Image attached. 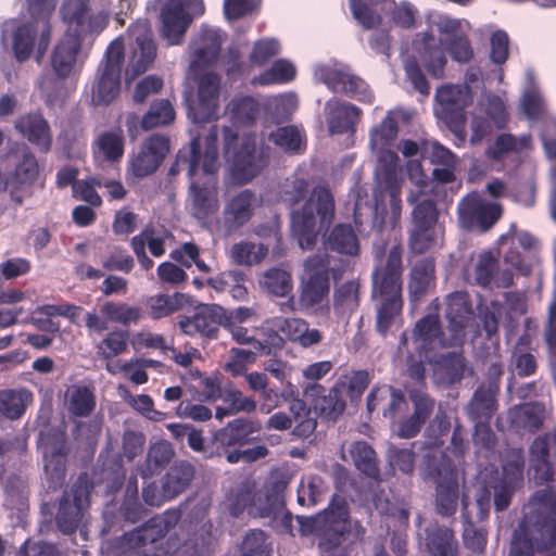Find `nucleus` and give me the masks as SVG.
<instances>
[{"label":"nucleus","mask_w":556,"mask_h":556,"mask_svg":"<svg viewBox=\"0 0 556 556\" xmlns=\"http://www.w3.org/2000/svg\"><path fill=\"white\" fill-rule=\"evenodd\" d=\"M315 78L330 90L344 92L357 101L371 103L374 94L368 85L341 63L318 64L314 67Z\"/></svg>","instance_id":"obj_16"},{"label":"nucleus","mask_w":556,"mask_h":556,"mask_svg":"<svg viewBox=\"0 0 556 556\" xmlns=\"http://www.w3.org/2000/svg\"><path fill=\"white\" fill-rule=\"evenodd\" d=\"M125 140L121 129L101 132L93 141L92 152L97 162L114 163L124 155Z\"/></svg>","instance_id":"obj_37"},{"label":"nucleus","mask_w":556,"mask_h":556,"mask_svg":"<svg viewBox=\"0 0 556 556\" xmlns=\"http://www.w3.org/2000/svg\"><path fill=\"white\" fill-rule=\"evenodd\" d=\"M471 90L459 85H443L435 91V101L444 117L460 114L472 101Z\"/></svg>","instance_id":"obj_36"},{"label":"nucleus","mask_w":556,"mask_h":556,"mask_svg":"<svg viewBox=\"0 0 556 556\" xmlns=\"http://www.w3.org/2000/svg\"><path fill=\"white\" fill-rule=\"evenodd\" d=\"M188 483V478L181 479L176 471H172L167 475L166 480L163 484V494H155V486L149 485L143 489V498L146 503L152 506H159L164 500L173 498L181 491L185 490Z\"/></svg>","instance_id":"obj_47"},{"label":"nucleus","mask_w":556,"mask_h":556,"mask_svg":"<svg viewBox=\"0 0 556 556\" xmlns=\"http://www.w3.org/2000/svg\"><path fill=\"white\" fill-rule=\"evenodd\" d=\"M434 267L430 261H422L416 264L412 270L409 281V295L416 301L430 286L433 278Z\"/></svg>","instance_id":"obj_56"},{"label":"nucleus","mask_w":556,"mask_h":556,"mask_svg":"<svg viewBox=\"0 0 556 556\" xmlns=\"http://www.w3.org/2000/svg\"><path fill=\"white\" fill-rule=\"evenodd\" d=\"M311 184L303 177L287 181L283 186V200L292 204L291 229L301 249H312L319 232L333 218V200L324 187H315L309 197Z\"/></svg>","instance_id":"obj_1"},{"label":"nucleus","mask_w":556,"mask_h":556,"mask_svg":"<svg viewBox=\"0 0 556 556\" xmlns=\"http://www.w3.org/2000/svg\"><path fill=\"white\" fill-rule=\"evenodd\" d=\"M401 253L392 249L384 266L372 276V296L377 301V329L386 333L402 311Z\"/></svg>","instance_id":"obj_7"},{"label":"nucleus","mask_w":556,"mask_h":556,"mask_svg":"<svg viewBox=\"0 0 556 556\" xmlns=\"http://www.w3.org/2000/svg\"><path fill=\"white\" fill-rule=\"evenodd\" d=\"M269 325L270 329L281 333V336L273 338L270 344L274 346H281L283 337L298 342L304 348L317 344L321 340L320 331L315 328H309L307 323L301 318L276 317Z\"/></svg>","instance_id":"obj_28"},{"label":"nucleus","mask_w":556,"mask_h":556,"mask_svg":"<svg viewBox=\"0 0 556 556\" xmlns=\"http://www.w3.org/2000/svg\"><path fill=\"white\" fill-rule=\"evenodd\" d=\"M186 304V295L179 292L174 294H155L147 301L149 315L153 319L166 317L179 311Z\"/></svg>","instance_id":"obj_43"},{"label":"nucleus","mask_w":556,"mask_h":556,"mask_svg":"<svg viewBox=\"0 0 556 556\" xmlns=\"http://www.w3.org/2000/svg\"><path fill=\"white\" fill-rule=\"evenodd\" d=\"M169 152L168 138L153 135L147 138L139 151L128 161V177L143 178L153 174Z\"/></svg>","instance_id":"obj_23"},{"label":"nucleus","mask_w":556,"mask_h":556,"mask_svg":"<svg viewBox=\"0 0 556 556\" xmlns=\"http://www.w3.org/2000/svg\"><path fill=\"white\" fill-rule=\"evenodd\" d=\"M532 148L531 138L523 135L516 138L508 134L500 135L493 143L488 147L486 156L490 160L501 161L511 153H520Z\"/></svg>","instance_id":"obj_42"},{"label":"nucleus","mask_w":556,"mask_h":556,"mask_svg":"<svg viewBox=\"0 0 556 556\" xmlns=\"http://www.w3.org/2000/svg\"><path fill=\"white\" fill-rule=\"evenodd\" d=\"M257 111L256 102L251 97L233 98L226 108L233 124H245L253 119Z\"/></svg>","instance_id":"obj_59"},{"label":"nucleus","mask_w":556,"mask_h":556,"mask_svg":"<svg viewBox=\"0 0 556 556\" xmlns=\"http://www.w3.org/2000/svg\"><path fill=\"white\" fill-rule=\"evenodd\" d=\"M432 25L442 36L441 45H445L456 62L467 63L472 59L473 50L467 38L470 24L467 21L438 15L432 20Z\"/></svg>","instance_id":"obj_21"},{"label":"nucleus","mask_w":556,"mask_h":556,"mask_svg":"<svg viewBox=\"0 0 556 556\" xmlns=\"http://www.w3.org/2000/svg\"><path fill=\"white\" fill-rule=\"evenodd\" d=\"M217 134L211 131L204 144L193 139L190 146V156L179 154L177 166L186 165L190 177L188 206L191 214L203 219L218 208L217 188L214 174L219 168L216 147Z\"/></svg>","instance_id":"obj_3"},{"label":"nucleus","mask_w":556,"mask_h":556,"mask_svg":"<svg viewBox=\"0 0 556 556\" xmlns=\"http://www.w3.org/2000/svg\"><path fill=\"white\" fill-rule=\"evenodd\" d=\"M258 287L268 295L289 298L282 307L292 309L293 278L290 270L281 266L268 268L260 275Z\"/></svg>","instance_id":"obj_33"},{"label":"nucleus","mask_w":556,"mask_h":556,"mask_svg":"<svg viewBox=\"0 0 556 556\" xmlns=\"http://www.w3.org/2000/svg\"><path fill=\"white\" fill-rule=\"evenodd\" d=\"M256 359L255 352L247 349H231L224 364V369L233 377L245 372L249 365Z\"/></svg>","instance_id":"obj_63"},{"label":"nucleus","mask_w":556,"mask_h":556,"mask_svg":"<svg viewBox=\"0 0 556 556\" xmlns=\"http://www.w3.org/2000/svg\"><path fill=\"white\" fill-rule=\"evenodd\" d=\"M268 249L264 244L252 242H238L230 250L231 260L238 265L260 264L267 255Z\"/></svg>","instance_id":"obj_54"},{"label":"nucleus","mask_w":556,"mask_h":556,"mask_svg":"<svg viewBox=\"0 0 556 556\" xmlns=\"http://www.w3.org/2000/svg\"><path fill=\"white\" fill-rule=\"evenodd\" d=\"M407 172L414 186L409 190L407 201L410 204L417 203L412 213L413 228L409 244L415 252L422 253L437 244L441 229L437 225V211L433 202L425 198L430 182L424 174L420 163L409 162Z\"/></svg>","instance_id":"obj_6"},{"label":"nucleus","mask_w":556,"mask_h":556,"mask_svg":"<svg viewBox=\"0 0 556 556\" xmlns=\"http://www.w3.org/2000/svg\"><path fill=\"white\" fill-rule=\"evenodd\" d=\"M207 282L218 292L228 291L236 300H242L247 295L244 276L239 270L224 271L217 277L210 278Z\"/></svg>","instance_id":"obj_50"},{"label":"nucleus","mask_w":556,"mask_h":556,"mask_svg":"<svg viewBox=\"0 0 556 556\" xmlns=\"http://www.w3.org/2000/svg\"><path fill=\"white\" fill-rule=\"evenodd\" d=\"M326 491L324 480L317 476H305L298 488V502L302 506H314Z\"/></svg>","instance_id":"obj_57"},{"label":"nucleus","mask_w":556,"mask_h":556,"mask_svg":"<svg viewBox=\"0 0 556 556\" xmlns=\"http://www.w3.org/2000/svg\"><path fill=\"white\" fill-rule=\"evenodd\" d=\"M16 129L30 142L42 150H48L51 143V135L47 122L38 114L22 116L16 121Z\"/></svg>","instance_id":"obj_40"},{"label":"nucleus","mask_w":556,"mask_h":556,"mask_svg":"<svg viewBox=\"0 0 556 556\" xmlns=\"http://www.w3.org/2000/svg\"><path fill=\"white\" fill-rule=\"evenodd\" d=\"M250 429L247 421L236 419L229 422L225 428L218 430L214 434L217 443L224 446H230L242 442L248 435Z\"/></svg>","instance_id":"obj_62"},{"label":"nucleus","mask_w":556,"mask_h":556,"mask_svg":"<svg viewBox=\"0 0 556 556\" xmlns=\"http://www.w3.org/2000/svg\"><path fill=\"white\" fill-rule=\"evenodd\" d=\"M409 344L417 351L418 359H415L413 355L408 357L407 371L413 379L419 381L424 377V359L430 363L433 361L429 352L443 348L446 344L440 336L438 316L429 315L419 320L413 331L410 342L403 334L400 349L402 350L405 346L409 350Z\"/></svg>","instance_id":"obj_14"},{"label":"nucleus","mask_w":556,"mask_h":556,"mask_svg":"<svg viewBox=\"0 0 556 556\" xmlns=\"http://www.w3.org/2000/svg\"><path fill=\"white\" fill-rule=\"evenodd\" d=\"M358 289L356 281L345 282L337 289L334 308L339 314L352 313L358 306Z\"/></svg>","instance_id":"obj_60"},{"label":"nucleus","mask_w":556,"mask_h":556,"mask_svg":"<svg viewBox=\"0 0 556 556\" xmlns=\"http://www.w3.org/2000/svg\"><path fill=\"white\" fill-rule=\"evenodd\" d=\"M501 215L500 204L488 202L477 193L468 194L458 204L459 224L467 229L478 227L486 230L498 220Z\"/></svg>","instance_id":"obj_25"},{"label":"nucleus","mask_w":556,"mask_h":556,"mask_svg":"<svg viewBox=\"0 0 556 556\" xmlns=\"http://www.w3.org/2000/svg\"><path fill=\"white\" fill-rule=\"evenodd\" d=\"M414 403V414L401 424L397 434L402 438H412L417 434L421 426L432 413L434 403L425 393L415 391L410 393Z\"/></svg>","instance_id":"obj_38"},{"label":"nucleus","mask_w":556,"mask_h":556,"mask_svg":"<svg viewBox=\"0 0 556 556\" xmlns=\"http://www.w3.org/2000/svg\"><path fill=\"white\" fill-rule=\"evenodd\" d=\"M253 319L254 312L251 308L239 307L226 313V320H224L223 327L229 330L237 342L249 343L253 339V334L242 325Z\"/></svg>","instance_id":"obj_44"},{"label":"nucleus","mask_w":556,"mask_h":556,"mask_svg":"<svg viewBox=\"0 0 556 556\" xmlns=\"http://www.w3.org/2000/svg\"><path fill=\"white\" fill-rule=\"evenodd\" d=\"M220 108V77L205 73L198 78L197 91L189 101L188 116L193 123L216 118Z\"/></svg>","instance_id":"obj_19"},{"label":"nucleus","mask_w":556,"mask_h":556,"mask_svg":"<svg viewBox=\"0 0 556 556\" xmlns=\"http://www.w3.org/2000/svg\"><path fill=\"white\" fill-rule=\"evenodd\" d=\"M296 75L295 66L292 62L280 59L277 60L270 68L253 78V84L268 86L275 84H286L294 79Z\"/></svg>","instance_id":"obj_49"},{"label":"nucleus","mask_w":556,"mask_h":556,"mask_svg":"<svg viewBox=\"0 0 556 556\" xmlns=\"http://www.w3.org/2000/svg\"><path fill=\"white\" fill-rule=\"evenodd\" d=\"M327 245L340 253L356 254L358 241L351 226L338 225L327 237Z\"/></svg>","instance_id":"obj_53"},{"label":"nucleus","mask_w":556,"mask_h":556,"mask_svg":"<svg viewBox=\"0 0 556 556\" xmlns=\"http://www.w3.org/2000/svg\"><path fill=\"white\" fill-rule=\"evenodd\" d=\"M300 301L305 307L321 304L329 293V261L327 257H311L304 263Z\"/></svg>","instance_id":"obj_20"},{"label":"nucleus","mask_w":556,"mask_h":556,"mask_svg":"<svg viewBox=\"0 0 556 556\" xmlns=\"http://www.w3.org/2000/svg\"><path fill=\"white\" fill-rule=\"evenodd\" d=\"M101 313L108 321L122 325L137 324L142 317L139 306L124 302H106L101 306Z\"/></svg>","instance_id":"obj_48"},{"label":"nucleus","mask_w":556,"mask_h":556,"mask_svg":"<svg viewBox=\"0 0 556 556\" xmlns=\"http://www.w3.org/2000/svg\"><path fill=\"white\" fill-rule=\"evenodd\" d=\"M227 311L219 305H205L201 307L192 317H182L179 319V328L188 336L201 334L208 338H215L218 327L226 320Z\"/></svg>","instance_id":"obj_29"},{"label":"nucleus","mask_w":556,"mask_h":556,"mask_svg":"<svg viewBox=\"0 0 556 556\" xmlns=\"http://www.w3.org/2000/svg\"><path fill=\"white\" fill-rule=\"evenodd\" d=\"M260 204L258 198L249 190L232 197L224 208L225 224L229 229L241 227L250 220L253 211Z\"/></svg>","instance_id":"obj_34"},{"label":"nucleus","mask_w":556,"mask_h":556,"mask_svg":"<svg viewBox=\"0 0 556 556\" xmlns=\"http://www.w3.org/2000/svg\"><path fill=\"white\" fill-rule=\"evenodd\" d=\"M401 111H389L382 122L370 129V149L377 160L376 178L378 187L375 190V215L387 214L390 208L391 217L396 220L401 215V184L396 177L399 157L390 150L397 136L396 119Z\"/></svg>","instance_id":"obj_2"},{"label":"nucleus","mask_w":556,"mask_h":556,"mask_svg":"<svg viewBox=\"0 0 556 556\" xmlns=\"http://www.w3.org/2000/svg\"><path fill=\"white\" fill-rule=\"evenodd\" d=\"M157 15V30L169 46H179L193 20L204 12L203 0H151Z\"/></svg>","instance_id":"obj_10"},{"label":"nucleus","mask_w":556,"mask_h":556,"mask_svg":"<svg viewBox=\"0 0 556 556\" xmlns=\"http://www.w3.org/2000/svg\"><path fill=\"white\" fill-rule=\"evenodd\" d=\"M435 374L444 376L447 382L459 380L465 370L463 358L457 354L440 355V359H435Z\"/></svg>","instance_id":"obj_64"},{"label":"nucleus","mask_w":556,"mask_h":556,"mask_svg":"<svg viewBox=\"0 0 556 556\" xmlns=\"http://www.w3.org/2000/svg\"><path fill=\"white\" fill-rule=\"evenodd\" d=\"M124 53L125 47L122 37L114 39L109 45L90 88L91 102L94 105H108L117 98Z\"/></svg>","instance_id":"obj_13"},{"label":"nucleus","mask_w":556,"mask_h":556,"mask_svg":"<svg viewBox=\"0 0 556 556\" xmlns=\"http://www.w3.org/2000/svg\"><path fill=\"white\" fill-rule=\"evenodd\" d=\"M328 126L331 134H342L350 130L359 116V110L350 103L329 101Z\"/></svg>","instance_id":"obj_41"},{"label":"nucleus","mask_w":556,"mask_h":556,"mask_svg":"<svg viewBox=\"0 0 556 556\" xmlns=\"http://www.w3.org/2000/svg\"><path fill=\"white\" fill-rule=\"evenodd\" d=\"M346 517L344 503H332L329 508L312 519L311 527L319 538V547L323 553L339 545L346 530Z\"/></svg>","instance_id":"obj_24"},{"label":"nucleus","mask_w":556,"mask_h":556,"mask_svg":"<svg viewBox=\"0 0 556 556\" xmlns=\"http://www.w3.org/2000/svg\"><path fill=\"white\" fill-rule=\"evenodd\" d=\"M121 399L138 412L143 417L153 421H162L165 419V414L154 408V402L148 394L132 395L130 391L123 384L117 388Z\"/></svg>","instance_id":"obj_46"},{"label":"nucleus","mask_w":556,"mask_h":556,"mask_svg":"<svg viewBox=\"0 0 556 556\" xmlns=\"http://www.w3.org/2000/svg\"><path fill=\"white\" fill-rule=\"evenodd\" d=\"M556 541V493L544 489L523 508V518L511 541L509 556H533Z\"/></svg>","instance_id":"obj_4"},{"label":"nucleus","mask_w":556,"mask_h":556,"mask_svg":"<svg viewBox=\"0 0 556 556\" xmlns=\"http://www.w3.org/2000/svg\"><path fill=\"white\" fill-rule=\"evenodd\" d=\"M80 52L81 37L65 31L55 43L50 56L53 74L46 73L37 79V87L48 101L61 96L63 79H74L81 71L84 62Z\"/></svg>","instance_id":"obj_8"},{"label":"nucleus","mask_w":556,"mask_h":556,"mask_svg":"<svg viewBox=\"0 0 556 556\" xmlns=\"http://www.w3.org/2000/svg\"><path fill=\"white\" fill-rule=\"evenodd\" d=\"M446 317L448 319V331L451 339L447 344L456 345L464 338V328L467 326L471 311L468 304V296L464 292H455L447 296Z\"/></svg>","instance_id":"obj_31"},{"label":"nucleus","mask_w":556,"mask_h":556,"mask_svg":"<svg viewBox=\"0 0 556 556\" xmlns=\"http://www.w3.org/2000/svg\"><path fill=\"white\" fill-rule=\"evenodd\" d=\"M414 46L428 72L433 77L441 78L447 60L435 38L431 34L425 33L415 41Z\"/></svg>","instance_id":"obj_35"},{"label":"nucleus","mask_w":556,"mask_h":556,"mask_svg":"<svg viewBox=\"0 0 556 556\" xmlns=\"http://www.w3.org/2000/svg\"><path fill=\"white\" fill-rule=\"evenodd\" d=\"M245 380L252 391L262 393L263 402L260 405V412L266 415L270 414L277 407V402L274 401L270 392L267 391L268 381L266 375L253 371L245 376Z\"/></svg>","instance_id":"obj_61"},{"label":"nucleus","mask_w":556,"mask_h":556,"mask_svg":"<svg viewBox=\"0 0 556 556\" xmlns=\"http://www.w3.org/2000/svg\"><path fill=\"white\" fill-rule=\"evenodd\" d=\"M224 156L230 178L237 184H247L257 176L267 160L255 136H240L227 127L224 129Z\"/></svg>","instance_id":"obj_9"},{"label":"nucleus","mask_w":556,"mask_h":556,"mask_svg":"<svg viewBox=\"0 0 556 556\" xmlns=\"http://www.w3.org/2000/svg\"><path fill=\"white\" fill-rule=\"evenodd\" d=\"M349 453L359 471L368 477L378 475L376 453L366 442L359 441L351 444Z\"/></svg>","instance_id":"obj_55"},{"label":"nucleus","mask_w":556,"mask_h":556,"mask_svg":"<svg viewBox=\"0 0 556 556\" xmlns=\"http://www.w3.org/2000/svg\"><path fill=\"white\" fill-rule=\"evenodd\" d=\"M1 162L5 163V167L12 164L14 165V172L11 178V195L17 202L22 200L17 198L16 191L30 186L38 176V164L34 155L23 152L21 154H7L1 157Z\"/></svg>","instance_id":"obj_30"},{"label":"nucleus","mask_w":556,"mask_h":556,"mask_svg":"<svg viewBox=\"0 0 556 556\" xmlns=\"http://www.w3.org/2000/svg\"><path fill=\"white\" fill-rule=\"evenodd\" d=\"M287 484L281 473L271 475L261 489L253 481H244L231 498V514L238 516L247 510L252 516L269 515L282 506Z\"/></svg>","instance_id":"obj_11"},{"label":"nucleus","mask_w":556,"mask_h":556,"mask_svg":"<svg viewBox=\"0 0 556 556\" xmlns=\"http://www.w3.org/2000/svg\"><path fill=\"white\" fill-rule=\"evenodd\" d=\"M523 460L519 452H514L511 460L504 465L502 481L483 486L477 494V506L480 510V518H484L490 509L491 497L493 496L496 510L507 508L510 502L513 489L522 476Z\"/></svg>","instance_id":"obj_17"},{"label":"nucleus","mask_w":556,"mask_h":556,"mask_svg":"<svg viewBox=\"0 0 556 556\" xmlns=\"http://www.w3.org/2000/svg\"><path fill=\"white\" fill-rule=\"evenodd\" d=\"M427 549L432 556H457V545L447 528H438L427 536Z\"/></svg>","instance_id":"obj_51"},{"label":"nucleus","mask_w":556,"mask_h":556,"mask_svg":"<svg viewBox=\"0 0 556 556\" xmlns=\"http://www.w3.org/2000/svg\"><path fill=\"white\" fill-rule=\"evenodd\" d=\"M508 121L506 105L502 98L488 94L476 105L470 121V143H480L496 129L504 128Z\"/></svg>","instance_id":"obj_18"},{"label":"nucleus","mask_w":556,"mask_h":556,"mask_svg":"<svg viewBox=\"0 0 556 556\" xmlns=\"http://www.w3.org/2000/svg\"><path fill=\"white\" fill-rule=\"evenodd\" d=\"M65 403L72 414L86 416L93 410L96 397L89 388L74 384L66 390Z\"/></svg>","instance_id":"obj_45"},{"label":"nucleus","mask_w":556,"mask_h":556,"mask_svg":"<svg viewBox=\"0 0 556 556\" xmlns=\"http://www.w3.org/2000/svg\"><path fill=\"white\" fill-rule=\"evenodd\" d=\"M289 412L290 415L281 410L271 414L266 420L265 427L285 431L295 424L293 434L298 437H307L315 430L316 420L311 417V410L302 400L294 397L289 404Z\"/></svg>","instance_id":"obj_27"},{"label":"nucleus","mask_w":556,"mask_h":556,"mask_svg":"<svg viewBox=\"0 0 556 556\" xmlns=\"http://www.w3.org/2000/svg\"><path fill=\"white\" fill-rule=\"evenodd\" d=\"M137 0H62L60 17L66 25V31L84 35H99L109 25L114 15L123 25L122 15L128 14Z\"/></svg>","instance_id":"obj_5"},{"label":"nucleus","mask_w":556,"mask_h":556,"mask_svg":"<svg viewBox=\"0 0 556 556\" xmlns=\"http://www.w3.org/2000/svg\"><path fill=\"white\" fill-rule=\"evenodd\" d=\"M131 45L128 66L126 68V77L135 78L138 74L148 70L153 63L156 54L155 43L147 21H137L128 29Z\"/></svg>","instance_id":"obj_22"},{"label":"nucleus","mask_w":556,"mask_h":556,"mask_svg":"<svg viewBox=\"0 0 556 556\" xmlns=\"http://www.w3.org/2000/svg\"><path fill=\"white\" fill-rule=\"evenodd\" d=\"M554 447L555 440L552 435L539 437L531 445V466L541 481L556 480Z\"/></svg>","instance_id":"obj_32"},{"label":"nucleus","mask_w":556,"mask_h":556,"mask_svg":"<svg viewBox=\"0 0 556 556\" xmlns=\"http://www.w3.org/2000/svg\"><path fill=\"white\" fill-rule=\"evenodd\" d=\"M84 490H79L75 494L74 505H71L67 498L62 501L60 504L56 521L60 529L65 533L74 531V529L77 527L81 516V510L84 509Z\"/></svg>","instance_id":"obj_52"},{"label":"nucleus","mask_w":556,"mask_h":556,"mask_svg":"<svg viewBox=\"0 0 556 556\" xmlns=\"http://www.w3.org/2000/svg\"><path fill=\"white\" fill-rule=\"evenodd\" d=\"M33 401V393L26 389L0 391V422L21 418Z\"/></svg>","instance_id":"obj_39"},{"label":"nucleus","mask_w":556,"mask_h":556,"mask_svg":"<svg viewBox=\"0 0 556 556\" xmlns=\"http://www.w3.org/2000/svg\"><path fill=\"white\" fill-rule=\"evenodd\" d=\"M222 43L223 34L218 28L203 26L189 45V74L213 64Z\"/></svg>","instance_id":"obj_26"},{"label":"nucleus","mask_w":556,"mask_h":556,"mask_svg":"<svg viewBox=\"0 0 556 556\" xmlns=\"http://www.w3.org/2000/svg\"><path fill=\"white\" fill-rule=\"evenodd\" d=\"M52 29L48 20L35 18L27 22H8L3 37L10 43L15 60L26 62L31 56L40 63L51 41Z\"/></svg>","instance_id":"obj_12"},{"label":"nucleus","mask_w":556,"mask_h":556,"mask_svg":"<svg viewBox=\"0 0 556 556\" xmlns=\"http://www.w3.org/2000/svg\"><path fill=\"white\" fill-rule=\"evenodd\" d=\"M175 118V112L169 101H155L148 113L142 117V128L148 130L154 127L167 125Z\"/></svg>","instance_id":"obj_58"},{"label":"nucleus","mask_w":556,"mask_h":556,"mask_svg":"<svg viewBox=\"0 0 556 556\" xmlns=\"http://www.w3.org/2000/svg\"><path fill=\"white\" fill-rule=\"evenodd\" d=\"M175 521L174 514L154 517L143 527L126 534L111 553L114 556H157L155 544L165 536Z\"/></svg>","instance_id":"obj_15"}]
</instances>
